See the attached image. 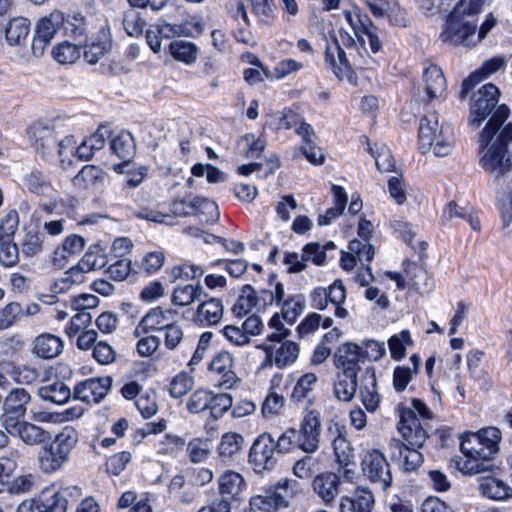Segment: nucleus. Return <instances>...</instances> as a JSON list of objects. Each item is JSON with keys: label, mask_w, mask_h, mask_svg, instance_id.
Instances as JSON below:
<instances>
[{"label": "nucleus", "mask_w": 512, "mask_h": 512, "mask_svg": "<svg viewBox=\"0 0 512 512\" xmlns=\"http://www.w3.org/2000/svg\"><path fill=\"white\" fill-rule=\"evenodd\" d=\"M504 65L505 60L501 57H494L487 60L481 68L473 72L466 80H464L460 97L462 99L466 98L467 94L475 84L479 83L482 79L490 76L491 74L496 73L502 69Z\"/></svg>", "instance_id": "27"}, {"label": "nucleus", "mask_w": 512, "mask_h": 512, "mask_svg": "<svg viewBox=\"0 0 512 512\" xmlns=\"http://www.w3.org/2000/svg\"><path fill=\"white\" fill-rule=\"evenodd\" d=\"M106 263V256L99 248L96 247L95 249H89L77 263V265L73 266L72 268L73 270H77L78 273L85 276V274L90 271L103 268Z\"/></svg>", "instance_id": "41"}, {"label": "nucleus", "mask_w": 512, "mask_h": 512, "mask_svg": "<svg viewBox=\"0 0 512 512\" xmlns=\"http://www.w3.org/2000/svg\"><path fill=\"white\" fill-rule=\"evenodd\" d=\"M26 186L29 191L38 195L50 196L53 192L50 181L39 171H32L26 177Z\"/></svg>", "instance_id": "51"}, {"label": "nucleus", "mask_w": 512, "mask_h": 512, "mask_svg": "<svg viewBox=\"0 0 512 512\" xmlns=\"http://www.w3.org/2000/svg\"><path fill=\"white\" fill-rule=\"evenodd\" d=\"M69 457L65 455L61 449L55 448L54 445L44 447L39 453L40 469L45 473H52L60 469Z\"/></svg>", "instance_id": "35"}, {"label": "nucleus", "mask_w": 512, "mask_h": 512, "mask_svg": "<svg viewBox=\"0 0 512 512\" xmlns=\"http://www.w3.org/2000/svg\"><path fill=\"white\" fill-rule=\"evenodd\" d=\"M63 350V342L52 334L39 335L34 340L33 353L43 359L57 357Z\"/></svg>", "instance_id": "29"}, {"label": "nucleus", "mask_w": 512, "mask_h": 512, "mask_svg": "<svg viewBox=\"0 0 512 512\" xmlns=\"http://www.w3.org/2000/svg\"><path fill=\"white\" fill-rule=\"evenodd\" d=\"M343 500L350 504L352 512H372L374 507L372 492L363 487H357L352 497L345 496Z\"/></svg>", "instance_id": "45"}, {"label": "nucleus", "mask_w": 512, "mask_h": 512, "mask_svg": "<svg viewBox=\"0 0 512 512\" xmlns=\"http://www.w3.org/2000/svg\"><path fill=\"white\" fill-rule=\"evenodd\" d=\"M19 262V249L14 241H0V264L14 267Z\"/></svg>", "instance_id": "63"}, {"label": "nucleus", "mask_w": 512, "mask_h": 512, "mask_svg": "<svg viewBox=\"0 0 512 512\" xmlns=\"http://www.w3.org/2000/svg\"><path fill=\"white\" fill-rule=\"evenodd\" d=\"M18 225V213L15 210L9 211L0 221V241H14Z\"/></svg>", "instance_id": "60"}, {"label": "nucleus", "mask_w": 512, "mask_h": 512, "mask_svg": "<svg viewBox=\"0 0 512 512\" xmlns=\"http://www.w3.org/2000/svg\"><path fill=\"white\" fill-rule=\"evenodd\" d=\"M500 440L501 432L495 427L484 428L463 437L460 449L465 459L458 462L459 470L468 475L490 471L494 466L492 458L499 450Z\"/></svg>", "instance_id": "3"}, {"label": "nucleus", "mask_w": 512, "mask_h": 512, "mask_svg": "<svg viewBox=\"0 0 512 512\" xmlns=\"http://www.w3.org/2000/svg\"><path fill=\"white\" fill-rule=\"evenodd\" d=\"M110 377L87 379L75 386L74 398L86 403H99L111 388Z\"/></svg>", "instance_id": "16"}, {"label": "nucleus", "mask_w": 512, "mask_h": 512, "mask_svg": "<svg viewBox=\"0 0 512 512\" xmlns=\"http://www.w3.org/2000/svg\"><path fill=\"white\" fill-rule=\"evenodd\" d=\"M245 485L241 474L234 471H226L218 479L220 498H227L230 502L237 498Z\"/></svg>", "instance_id": "33"}, {"label": "nucleus", "mask_w": 512, "mask_h": 512, "mask_svg": "<svg viewBox=\"0 0 512 512\" xmlns=\"http://www.w3.org/2000/svg\"><path fill=\"white\" fill-rule=\"evenodd\" d=\"M413 344L414 342L408 330H403L391 336L388 340L391 358L395 361L402 360L406 356V348Z\"/></svg>", "instance_id": "47"}, {"label": "nucleus", "mask_w": 512, "mask_h": 512, "mask_svg": "<svg viewBox=\"0 0 512 512\" xmlns=\"http://www.w3.org/2000/svg\"><path fill=\"white\" fill-rule=\"evenodd\" d=\"M85 281V276L73 270L71 267L64 273V276L57 279L51 289L54 293H64L68 291L72 284H81Z\"/></svg>", "instance_id": "61"}, {"label": "nucleus", "mask_w": 512, "mask_h": 512, "mask_svg": "<svg viewBox=\"0 0 512 512\" xmlns=\"http://www.w3.org/2000/svg\"><path fill=\"white\" fill-rule=\"evenodd\" d=\"M204 274V269L192 263H183L172 267L170 272V281L193 280Z\"/></svg>", "instance_id": "53"}, {"label": "nucleus", "mask_w": 512, "mask_h": 512, "mask_svg": "<svg viewBox=\"0 0 512 512\" xmlns=\"http://www.w3.org/2000/svg\"><path fill=\"white\" fill-rule=\"evenodd\" d=\"M384 467V453L379 449L368 451L361 462V468L364 476L370 481H382Z\"/></svg>", "instance_id": "31"}, {"label": "nucleus", "mask_w": 512, "mask_h": 512, "mask_svg": "<svg viewBox=\"0 0 512 512\" xmlns=\"http://www.w3.org/2000/svg\"><path fill=\"white\" fill-rule=\"evenodd\" d=\"M280 304L282 319L292 325L304 311L305 297L302 294L286 295Z\"/></svg>", "instance_id": "38"}, {"label": "nucleus", "mask_w": 512, "mask_h": 512, "mask_svg": "<svg viewBox=\"0 0 512 512\" xmlns=\"http://www.w3.org/2000/svg\"><path fill=\"white\" fill-rule=\"evenodd\" d=\"M64 29L71 34L74 42L82 46L86 43V23L83 17L73 16L72 20H65Z\"/></svg>", "instance_id": "62"}, {"label": "nucleus", "mask_w": 512, "mask_h": 512, "mask_svg": "<svg viewBox=\"0 0 512 512\" xmlns=\"http://www.w3.org/2000/svg\"><path fill=\"white\" fill-rule=\"evenodd\" d=\"M419 146L423 153L431 151L435 156L444 157L453 149L449 127L439 125L436 111L427 112L419 123Z\"/></svg>", "instance_id": "5"}, {"label": "nucleus", "mask_w": 512, "mask_h": 512, "mask_svg": "<svg viewBox=\"0 0 512 512\" xmlns=\"http://www.w3.org/2000/svg\"><path fill=\"white\" fill-rule=\"evenodd\" d=\"M78 441L77 431L72 427H64L61 432L55 437L52 445L69 457L71 451L74 449Z\"/></svg>", "instance_id": "55"}, {"label": "nucleus", "mask_w": 512, "mask_h": 512, "mask_svg": "<svg viewBox=\"0 0 512 512\" xmlns=\"http://www.w3.org/2000/svg\"><path fill=\"white\" fill-rule=\"evenodd\" d=\"M22 252L28 257L35 256L42 251L43 238L42 234L36 229H29L21 241Z\"/></svg>", "instance_id": "54"}, {"label": "nucleus", "mask_w": 512, "mask_h": 512, "mask_svg": "<svg viewBox=\"0 0 512 512\" xmlns=\"http://www.w3.org/2000/svg\"><path fill=\"white\" fill-rule=\"evenodd\" d=\"M360 400L369 412L376 411L380 405L381 395L377 391L376 371L373 366L365 369L360 385Z\"/></svg>", "instance_id": "19"}, {"label": "nucleus", "mask_w": 512, "mask_h": 512, "mask_svg": "<svg viewBox=\"0 0 512 512\" xmlns=\"http://www.w3.org/2000/svg\"><path fill=\"white\" fill-rule=\"evenodd\" d=\"M483 3V0H460L443 26L439 35L441 41L452 45H475L477 15Z\"/></svg>", "instance_id": "4"}, {"label": "nucleus", "mask_w": 512, "mask_h": 512, "mask_svg": "<svg viewBox=\"0 0 512 512\" xmlns=\"http://www.w3.org/2000/svg\"><path fill=\"white\" fill-rule=\"evenodd\" d=\"M64 26L65 16L59 10H54L49 15L42 17L36 25V34L32 41L33 54L37 57L41 56L45 47L51 43Z\"/></svg>", "instance_id": "10"}, {"label": "nucleus", "mask_w": 512, "mask_h": 512, "mask_svg": "<svg viewBox=\"0 0 512 512\" xmlns=\"http://www.w3.org/2000/svg\"><path fill=\"white\" fill-rule=\"evenodd\" d=\"M38 394L43 400L57 405L66 403L71 397L70 388L64 382L58 380L41 386Z\"/></svg>", "instance_id": "37"}, {"label": "nucleus", "mask_w": 512, "mask_h": 512, "mask_svg": "<svg viewBox=\"0 0 512 512\" xmlns=\"http://www.w3.org/2000/svg\"><path fill=\"white\" fill-rule=\"evenodd\" d=\"M499 89L489 83L472 95L468 122L477 129L490 116L479 137L481 167L493 177L504 176L512 169V124L506 122L510 110L498 105Z\"/></svg>", "instance_id": "1"}, {"label": "nucleus", "mask_w": 512, "mask_h": 512, "mask_svg": "<svg viewBox=\"0 0 512 512\" xmlns=\"http://www.w3.org/2000/svg\"><path fill=\"white\" fill-rule=\"evenodd\" d=\"M12 434L29 446L44 444L52 438L49 431L27 421L19 422Z\"/></svg>", "instance_id": "26"}, {"label": "nucleus", "mask_w": 512, "mask_h": 512, "mask_svg": "<svg viewBox=\"0 0 512 512\" xmlns=\"http://www.w3.org/2000/svg\"><path fill=\"white\" fill-rule=\"evenodd\" d=\"M397 429L404 442L393 439L390 442L391 460L405 472L416 470L423 463L419 448L428 438L427 431L411 409H402Z\"/></svg>", "instance_id": "2"}, {"label": "nucleus", "mask_w": 512, "mask_h": 512, "mask_svg": "<svg viewBox=\"0 0 512 512\" xmlns=\"http://www.w3.org/2000/svg\"><path fill=\"white\" fill-rule=\"evenodd\" d=\"M112 152L124 162H129L135 154V143L129 132H121L110 143Z\"/></svg>", "instance_id": "42"}, {"label": "nucleus", "mask_w": 512, "mask_h": 512, "mask_svg": "<svg viewBox=\"0 0 512 512\" xmlns=\"http://www.w3.org/2000/svg\"><path fill=\"white\" fill-rule=\"evenodd\" d=\"M188 206L192 210V214L204 215L206 221H216L219 218L217 204L208 198L193 196L189 200Z\"/></svg>", "instance_id": "46"}, {"label": "nucleus", "mask_w": 512, "mask_h": 512, "mask_svg": "<svg viewBox=\"0 0 512 512\" xmlns=\"http://www.w3.org/2000/svg\"><path fill=\"white\" fill-rule=\"evenodd\" d=\"M275 440L269 433L256 437L249 451V464L254 472L263 474L272 471L278 462L276 457Z\"/></svg>", "instance_id": "6"}, {"label": "nucleus", "mask_w": 512, "mask_h": 512, "mask_svg": "<svg viewBox=\"0 0 512 512\" xmlns=\"http://www.w3.org/2000/svg\"><path fill=\"white\" fill-rule=\"evenodd\" d=\"M212 399V392L205 389H198L190 396L186 407L191 413H200L209 409Z\"/></svg>", "instance_id": "59"}, {"label": "nucleus", "mask_w": 512, "mask_h": 512, "mask_svg": "<svg viewBox=\"0 0 512 512\" xmlns=\"http://www.w3.org/2000/svg\"><path fill=\"white\" fill-rule=\"evenodd\" d=\"M30 26V21L27 18L16 17L11 19L7 25L0 22V34L5 35L10 46H22L29 36Z\"/></svg>", "instance_id": "23"}, {"label": "nucleus", "mask_w": 512, "mask_h": 512, "mask_svg": "<svg viewBox=\"0 0 512 512\" xmlns=\"http://www.w3.org/2000/svg\"><path fill=\"white\" fill-rule=\"evenodd\" d=\"M358 375L339 371L334 382V395L343 402H350L357 391Z\"/></svg>", "instance_id": "32"}, {"label": "nucleus", "mask_w": 512, "mask_h": 512, "mask_svg": "<svg viewBox=\"0 0 512 512\" xmlns=\"http://www.w3.org/2000/svg\"><path fill=\"white\" fill-rule=\"evenodd\" d=\"M244 439L237 433H226L222 436L219 444V454L222 457L230 458L237 454L243 445Z\"/></svg>", "instance_id": "56"}, {"label": "nucleus", "mask_w": 512, "mask_h": 512, "mask_svg": "<svg viewBox=\"0 0 512 512\" xmlns=\"http://www.w3.org/2000/svg\"><path fill=\"white\" fill-rule=\"evenodd\" d=\"M477 489L483 497L495 501L512 497L511 486L504 480L490 475L477 478Z\"/></svg>", "instance_id": "20"}, {"label": "nucleus", "mask_w": 512, "mask_h": 512, "mask_svg": "<svg viewBox=\"0 0 512 512\" xmlns=\"http://www.w3.org/2000/svg\"><path fill=\"white\" fill-rule=\"evenodd\" d=\"M30 394L22 388L12 390L3 402L1 423L7 432L13 433L17 424L25 416L26 405L29 403Z\"/></svg>", "instance_id": "11"}, {"label": "nucleus", "mask_w": 512, "mask_h": 512, "mask_svg": "<svg viewBox=\"0 0 512 512\" xmlns=\"http://www.w3.org/2000/svg\"><path fill=\"white\" fill-rule=\"evenodd\" d=\"M178 311L171 307L157 306L151 308L134 329V335L140 337L150 331H162L177 321Z\"/></svg>", "instance_id": "13"}, {"label": "nucleus", "mask_w": 512, "mask_h": 512, "mask_svg": "<svg viewBox=\"0 0 512 512\" xmlns=\"http://www.w3.org/2000/svg\"><path fill=\"white\" fill-rule=\"evenodd\" d=\"M257 299V293L252 286H243L241 294L232 307L233 314L240 318L246 316L253 308H258Z\"/></svg>", "instance_id": "44"}, {"label": "nucleus", "mask_w": 512, "mask_h": 512, "mask_svg": "<svg viewBox=\"0 0 512 512\" xmlns=\"http://www.w3.org/2000/svg\"><path fill=\"white\" fill-rule=\"evenodd\" d=\"M203 292V287L200 283L195 285L187 284L184 286H177L172 293L171 302L176 306H188L197 301Z\"/></svg>", "instance_id": "40"}, {"label": "nucleus", "mask_w": 512, "mask_h": 512, "mask_svg": "<svg viewBox=\"0 0 512 512\" xmlns=\"http://www.w3.org/2000/svg\"><path fill=\"white\" fill-rule=\"evenodd\" d=\"M286 506L285 498L275 490L265 491L250 499V509L263 512H274L279 507Z\"/></svg>", "instance_id": "36"}, {"label": "nucleus", "mask_w": 512, "mask_h": 512, "mask_svg": "<svg viewBox=\"0 0 512 512\" xmlns=\"http://www.w3.org/2000/svg\"><path fill=\"white\" fill-rule=\"evenodd\" d=\"M66 508V498L60 493L55 485H51L43 489L38 497L33 498L28 503L23 502L19 506V511L29 510L30 512H65Z\"/></svg>", "instance_id": "14"}, {"label": "nucleus", "mask_w": 512, "mask_h": 512, "mask_svg": "<svg viewBox=\"0 0 512 512\" xmlns=\"http://www.w3.org/2000/svg\"><path fill=\"white\" fill-rule=\"evenodd\" d=\"M262 348L266 353L265 365H274L279 369L294 364L300 353L299 345L287 339L267 342L262 345Z\"/></svg>", "instance_id": "12"}, {"label": "nucleus", "mask_w": 512, "mask_h": 512, "mask_svg": "<svg viewBox=\"0 0 512 512\" xmlns=\"http://www.w3.org/2000/svg\"><path fill=\"white\" fill-rule=\"evenodd\" d=\"M426 94L429 100L440 98L446 91V79L443 71L436 65H431L423 73Z\"/></svg>", "instance_id": "28"}, {"label": "nucleus", "mask_w": 512, "mask_h": 512, "mask_svg": "<svg viewBox=\"0 0 512 512\" xmlns=\"http://www.w3.org/2000/svg\"><path fill=\"white\" fill-rule=\"evenodd\" d=\"M146 21L134 8L128 9L123 15V27L128 35L138 37L142 34Z\"/></svg>", "instance_id": "52"}, {"label": "nucleus", "mask_w": 512, "mask_h": 512, "mask_svg": "<svg viewBox=\"0 0 512 512\" xmlns=\"http://www.w3.org/2000/svg\"><path fill=\"white\" fill-rule=\"evenodd\" d=\"M386 187L389 199L398 207L408 205L413 188L393 157L386 158Z\"/></svg>", "instance_id": "8"}, {"label": "nucleus", "mask_w": 512, "mask_h": 512, "mask_svg": "<svg viewBox=\"0 0 512 512\" xmlns=\"http://www.w3.org/2000/svg\"><path fill=\"white\" fill-rule=\"evenodd\" d=\"M81 47L79 43L64 41L53 49V57L61 64L74 63L80 57Z\"/></svg>", "instance_id": "49"}, {"label": "nucleus", "mask_w": 512, "mask_h": 512, "mask_svg": "<svg viewBox=\"0 0 512 512\" xmlns=\"http://www.w3.org/2000/svg\"><path fill=\"white\" fill-rule=\"evenodd\" d=\"M406 267L409 276V291L413 290L420 294H428L434 289V282L426 269L407 259Z\"/></svg>", "instance_id": "25"}, {"label": "nucleus", "mask_w": 512, "mask_h": 512, "mask_svg": "<svg viewBox=\"0 0 512 512\" xmlns=\"http://www.w3.org/2000/svg\"><path fill=\"white\" fill-rule=\"evenodd\" d=\"M223 313L222 301L219 298H210L198 305L193 321L202 327L214 326L220 323Z\"/></svg>", "instance_id": "21"}, {"label": "nucleus", "mask_w": 512, "mask_h": 512, "mask_svg": "<svg viewBox=\"0 0 512 512\" xmlns=\"http://www.w3.org/2000/svg\"><path fill=\"white\" fill-rule=\"evenodd\" d=\"M233 367V357L227 351H221L216 354L209 365L210 371L220 376L218 385L224 389L232 388L239 380Z\"/></svg>", "instance_id": "17"}, {"label": "nucleus", "mask_w": 512, "mask_h": 512, "mask_svg": "<svg viewBox=\"0 0 512 512\" xmlns=\"http://www.w3.org/2000/svg\"><path fill=\"white\" fill-rule=\"evenodd\" d=\"M285 397L275 391H270L265 397L261 412L265 418L279 415L285 404Z\"/></svg>", "instance_id": "58"}, {"label": "nucleus", "mask_w": 512, "mask_h": 512, "mask_svg": "<svg viewBox=\"0 0 512 512\" xmlns=\"http://www.w3.org/2000/svg\"><path fill=\"white\" fill-rule=\"evenodd\" d=\"M169 53L176 61L191 64L197 58L198 48L190 41L174 40L169 44Z\"/></svg>", "instance_id": "43"}, {"label": "nucleus", "mask_w": 512, "mask_h": 512, "mask_svg": "<svg viewBox=\"0 0 512 512\" xmlns=\"http://www.w3.org/2000/svg\"><path fill=\"white\" fill-rule=\"evenodd\" d=\"M337 436L333 439V449L340 465L347 466L354 459V448L346 438L344 426L335 424Z\"/></svg>", "instance_id": "34"}, {"label": "nucleus", "mask_w": 512, "mask_h": 512, "mask_svg": "<svg viewBox=\"0 0 512 512\" xmlns=\"http://www.w3.org/2000/svg\"><path fill=\"white\" fill-rule=\"evenodd\" d=\"M361 348L356 344L346 343L338 349L337 367L339 371L358 375L359 362L363 359Z\"/></svg>", "instance_id": "24"}, {"label": "nucleus", "mask_w": 512, "mask_h": 512, "mask_svg": "<svg viewBox=\"0 0 512 512\" xmlns=\"http://www.w3.org/2000/svg\"><path fill=\"white\" fill-rule=\"evenodd\" d=\"M111 40L108 32L104 29L101 30L97 39L92 40L91 43H85L84 46V59L89 64H96L101 58L106 56L111 50Z\"/></svg>", "instance_id": "30"}, {"label": "nucleus", "mask_w": 512, "mask_h": 512, "mask_svg": "<svg viewBox=\"0 0 512 512\" xmlns=\"http://www.w3.org/2000/svg\"><path fill=\"white\" fill-rule=\"evenodd\" d=\"M285 296L286 292L284 285L280 282L276 283L274 290L262 289L257 293L258 309L265 308L266 306L273 304H280Z\"/></svg>", "instance_id": "57"}, {"label": "nucleus", "mask_w": 512, "mask_h": 512, "mask_svg": "<svg viewBox=\"0 0 512 512\" xmlns=\"http://www.w3.org/2000/svg\"><path fill=\"white\" fill-rule=\"evenodd\" d=\"M322 433L321 414L316 409L306 410L300 421L298 435V448L305 453L312 454L320 447Z\"/></svg>", "instance_id": "9"}, {"label": "nucleus", "mask_w": 512, "mask_h": 512, "mask_svg": "<svg viewBox=\"0 0 512 512\" xmlns=\"http://www.w3.org/2000/svg\"><path fill=\"white\" fill-rule=\"evenodd\" d=\"M194 385L193 378L186 373L176 375L170 383V394L174 398L186 395Z\"/></svg>", "instance_id": "64"}, {"label": "nucleus", "mask_w": 512, "mask_h": 512, "mask_svg": "<svg viewBox=\"0 0 512 512\" xmlns=\"http://www.w3.org/2000/svg\"><path fill=\"white\" fill-rule=\"evenodd\" d=\"M332 193L334 196V206L329 208L324 215L318 217V224L320 226L330 224L343 213L346 207L348 197L345 190L341 186L333 185Z\"/></svg>", "instance_id": "39"}, {"label": "nucleus", "mask_w": 512, "mask_h": 512, "mask_svg": "<svg viewBox=\"0 0 512 512\" xmlns=\"http://www.w3.org/2000/svg\"><path fill=\"white\" fill-rule=\"evenodd\" d=\"M325 62L329 65L338 79H346L350 83H355L356 75L346 58L345 51L339 45L336 38L326 46Z\"/></svg>", "instance_id": "15"}, {"label": "nucleus", "mask_w": 512, "mask_h": 512, "mask_svg": "<svg viewBox=\"0 0 512 512\" xmlns=\"http://www.w3.org/2000/svg\"><path fill=\"white\" fill-rule=\"evenodd\" d=\"M29 134L35 149L43 157H49L56 151L58 137L52 127L37 124L31 127Z\"/></svg>", "instance_id": "22"}, {"label": "nucleus", "mask_w": 512, "mask_h": 512, "mask_svg": "<svg viewBox=\"0 0 512 512\" xmlns=\"http://www.w3.org/2000/svg\"><path fill=\"white\" fill-rule=\"evenodd\" d=\"M102 171L94 165H85L79 173L73 178V184L81 189L94 187L102 181Z\"/></svg>", "instance_id": "48"}, {"label": "nucleus", "mask_w": 512, "mask_h": 512, "mask_svg": "<svg viewBox=\"0 0 512 512\" xmlns=\"http://www.w3.org/2000/svg\"><path fill=\"white\" fill-rule=\"evenodd\" d=\"M342 15L352 28L359 44L364 46L367 39L371 52L378 53L382 44L378 36V29L372 24L369 17L357 7L343 10Z\"/></svg>", "instance_id": "7"}, {"label": "nucleus", "mask_w": 512, "mask_h": 512, "mask_svg": "<svg viewBox=\"0 0 512 512\" xmlns=\"http://www.w3.org/2000/svg\"><path fill=\"white\" fill-rule=\"evenodd\" d=\"M317 376L314 373H306L302 375L298 381L296 382L292 393L291 398L293 401L300 402L303 399L309 397L310 393L313 391L314 386L317 383Z\"/></svg>", "instance_id": "50"}, {"label": "nucleus", "mask_w": 512, "mask_h": 512, "mask_svg": "<svg viewBox=\"0 0 512 512\" xmlns=\"http://www.w3.org/2000/svg\"><path fill=\"white\" fill-rule=\"evenodd\" d=\"M341 478L332 472L317 475L312 482L314 492L325 504H331L341 491Z\"/></svg>", "instance_id": "18"}]
</instances>
